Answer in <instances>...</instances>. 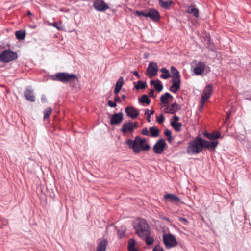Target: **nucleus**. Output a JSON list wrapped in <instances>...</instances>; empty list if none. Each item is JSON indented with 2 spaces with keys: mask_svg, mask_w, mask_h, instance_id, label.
<instances>
[{
  "mask_svg": "<svg viewBox=\"0 0 251 251\" xmlns=\"http://www.w3.org/2000/svg\"><path fill=\"white\" fill-rule=\"evenodd\" d=\"M203 150L202 139L198 135L192 141L189 143L187 152L190 155L198 154Z\"/></svg>",
  "mask_w": 251,
  "mask_h": 251,
  "instance_id": "1",
  "label": "nucleus"
},
{
  "mask_svg": "<svg viewBox=\"0 0 251 251\" xmlns=\"http://www.w3.org/2000/svg\"><path fill=\"white\" fill-rule=\"evenodd\" d=\"M136 233L140 238L145 235L151 234L150 227L146 220L140 218L138 220L137 223L134 226Z\"/></svg>",
  "mask_w": 251,
  "mask_h": 251,
  "instance_id": "2",
  "label": "nucleus"
},
{
  "mask_svg": "<svg viewBox=\"0 0 251 251\" xmlns=\"http://www.w3.org/2000/svg\"><path fill=\"white\" fill-rule=\"evenodd\" d=\"M18 57L17 53L10 50H5L0 54V61L3 63H9Z\"/></svg>",
  "mask_w": 251,
  "mask_h": 251,
  "instance_id": "3",
  "label": "nucleus"
},
{
  "mask_svg": "<svg viewBox=\"0 0 251 251\" xmlns=\"http://www.w3.org/2000/svg\"><path fill=\"white\" fill-rule=\"evenodd\" d=\"M163 241L166 249L174 248L178 244L175 236L171 233L164 234L163 236Z\"/></svg>",
  "mask_w": 251,
  "mask_h": 251,
  "instance_id": "4",
  "label": "nucleus"
},
{
  "mask_svg": "<svg viewBox=\"0 0 251 251\" xmlns=\"http://www.w3.org/2000/svg\"><path fill=\"white\" fill-rule=\"evenodd\" d=\"M166 143L164 139H159L152 148L153 151L156 154H161L164 151Z\"/></svg>",
  "mask_w": 251,
  "mask_h": 251,
  "instance_id": "5",
  "label": "nucleus"
},
{
  "mask_svg": "<svg viewBox=\"0 0 251 251\" xmlns=\"http://www.w3.org/2000/svg\"><path fill=\"white\" fill-rule=\"evenodd\" d=\"M171 74L170 77L172 78V82H175L174 85H178V83H181L180 75L178 71L172 66L171 67Z\"/></svg>",
  "mask_w": 251,
  "mask_h": 251,
  "instance_id": "6",
  "label": "nucleus"
},
{
  "mask_svg": "<svg viewBox=\"0 0 251 251\" xmlns=\"http://www.w3.org/2000/svg\"><path fill=\"white\" fill-rule=\"evenodd\" d=\"M93 7L98 11L103 12L109 8L108 5L103 0H96L93 2Z\"/></svg>",
  "mask_w": 251,
  "mask_h": 251,
  "instance_id": "7",
  "label": "nucleus"
},
{
  "mask_svg": "<svg viewBox=\"0 0 251 251\" xmlns=\"http://www.w3.org/2000/svg\"><path fill=\"white\" fill-rule=\"evenodd\" d=\"M124 119V114L122 112L115 113L111 115L110 124L111 125L120 124Z\"/></svg>",
  "mask_w": 251,
  "mask_h": 251,
  "instance_id": "8",
  "label": "nucleus"
},
{
  "mask_svg": "<svg viewBox=\"0 0 251 251\" xmlns=\"http://www.w3.org/2000/svg\"><path fill=\"white\" fill-rule=\"evenodd\" d=\"M158 70L156 63L150 62L147 70V74L150 78H152L157 75Z\"/></svg>",
  "mask_w": 251,
  "mask_h": 251,
  "instance_id": "9",
  "label": "nucleus"
},
{
  "mask_svg": "<svg viewBox=\"0 0 251 251\" xmlns=\"http://www.w3.org/2000/svg\"><path fill=\"white\" fill-rule=\"evenodd\" d=\"M153 22H158L161 18L159 12L154 8H150L147 11V17Z\"/></svg>",
  "mask_w": 251,
  "mask_h": 251,
  "instance_id": "10",
  "label": "nucleus"
},
{
  "mask_svg": "<svg viewBox=\"0 0 251 251\" xmlns=\"http://www.w3.org/2000/svg\"><path fill=\"white\" fill-rule=\"evenodd\" d=\"M68 73L58 72L51 76V78L54 81H58L63 83H66V79Z\"/></svg>",
  "mask_w": 251,
  "mask_h": 251,
  "instance_id": "11",
  "label": "nucleus"
},
{
  "mask_svg": "<svg viewBox=\"0 0 251 251\" xmlns=\"http://www.w3.org/2000/svg\"><path fill=\"white\" fill-rule=\"evenodd\" d=\"M127 116L132 119H135L139 113L137 109L133 106H127L125 109Z\"/></svg>",
  "mask_w": 251,
  "mask_h": 251,
  "instance_id": "12",
  "label": "nucleus"
},
{
  "mask_svg": "<svg viewBox=\"0 0 251 251\" xmlns=\"http://www.w3.org/2000/svg\"><path fill=\"white\" fill-rule=\"evenodd\" d=\"M180 106L176 102L172 103L170 106L166 107L164 109L165 113L174 114L180 109Z\"/></svg>",
  "mask_w": 251,
  "mask_h": 251,
  "instance_id": "13",
  "label": "nucleus"
},
{
  "mask_svg": "<svg viewBox=\"0 0 251 251\" xmlns=\"http://www.w3.org/2000/svg\"><path fill=\"white\" fill-rule=\"evenodd\" d=\"M218 144V141H213L209 142L202 139L203 148H205L210 151L215 150Z\"/></svg>",
  "mask_w": 251,
  "mask_h": 251,
  "instance_id": "14",
  "label": "nucleus"
},
{
  "mask_svg": "<svg viewBox=\"0 0 251 251\" xmlns=\"http://www.w3.org/2000/svg\"><path fill=\"white\" fill-rule=\"evenodd\" d=\"M135 147H137V148L139 150V151L135 152V154L139 153L142 151H146L150 149V146L149 144L146 143L145 145H143L142 143H141L140 141H139V140L136 139V137L135 138Z\"/></svg>",
  "mask_w": 251,
  "mask_h": 251,
  "instance_id": "15",
  "label": "nucleus"
},
{
  "mask_svg": "<svg viewBox=\"0 0 251 251\" xmlns=\"http://www.w3.org/2000/svg\"><path fill=\"white\" fill-rule=\"evenodd\" d=\"M134 131V129L132 127L131 122H125L122 126L121 128V131L123 134H126L127 132L132 133Z\"/></svg>",
  "mask_w": 251,
  "mask_h": 251,
  "instance_id": "16",
  "label": "nucleus"
},
{
  "mask_svg": "<svg viewBox=\"0 0 251 251\" xmlns=\"http://www.w3.org/2000/svg\"><path fill=\"white\" fill-rule=\"evenodd\" d=\"M205 64L204 62H199L196 66L194 68V73L196 75H201L204 70Z\"/></svg>",
  "mask_w": 251,
  "mask_h": 251,
  "instance_id": "17",
  "label": "nucleus"
},
{
  "mask_svg": "<svg viewBox=\"0 0 251 251\" xmlns=\"http://www.w3.org/2000/svg\"><path fill=\"white\" fill-rule=\"evenodd\" d=\"M24 96L27 100L31 102H34L35 101L33 91L30 88H28L25 91Z\"/></svg>",
  "mask_w": 251,
  "mask_h": 251,
  "instance_id": "18",
  "label": "nucleus"
},
{
  "mask_svg": "<svg viewBox=\"0 0 251 251\" xmlns=\"http://www.w3.org/2000/svg\"><path fill=\"white\" fill-rule=\"evenodd\" d=\"M78 82V78L77 76L74 74L67 73L66 83H73L76 84Z\"/></svg>",
  "mask_w": 251,
  "mask_h": 251,
  "instance_id": "19",
  "label": "nucleus"
},
{
  "mask_svg": "<svg viewBox=\"0 0 251 251\" xmlns=\"http://www.w3.org/2000/svg\"><path fill=\"white\" fill-rule=\"evenodd\" d=\"M164 199L165 200L168 199L170 202H174L175 203H176L180 201L178 197L173 194H167L165 195Z\"/></svg>",
  "mask_w": 251,
  "mask_h": 251,
  "instance_id": "20",
  "label": "nucleus"
},
{
  "mask_svg": "<svg viewBox=\"0 0 251 251\" xmlns=\"http://www.w3.org/2000/svg\"><path fill=\"white\" fill-rule=\"evenodd\" d=\"M204 136L209 140H215L220 137L221 133L219 132L216 133H208L204 132L203 134Z\"/></svg>",
  "mask_w": 251,
  "mask_h": 251,
  "instance_id": "21",
  "label": "nucleus"
},
{
  "mask_svg": "<svg viewBox=\"0 0 251 251\" xmlns=\"http://www.w3.org/2000/svg\"><path fill=\"white\" fill-rule=\"evenodd\" d=\"M108 242L106 239H103L98 245L97 251H105Z\"/></svg>",
  "mask_w": 251,
  "mask_h": 251,
  "instance_id": "22",
  "label": "nucleus"
},
{
  "mask_svg": "<svg viewBox=\"0 0 251 251\" xmlns=\"http://www.w3.org/2000/svg\"><path fill=\"white\" fill-rule=\"evenodd\" d=\"M173 1L171 0H168L166 1L163 0H158L159 5L165 9H169L172 5Z\"/></svg>",
  "mask_w": 251,
  "mask_h": 251,
  "instance_id": "23",
  "label": "nucleus"
},
{
  "mask_svg": "<svg viewBox=\"0 0 251 251\" xmlns=\"http://www.w3.org/2000/svg\"><path fill=\"white\" fill-rule=\"evenodd\" d=\"M187 12L189 14L194 16L196 18H198L199 16V11L198 9L195 8L193 5L188 7L187 9Z\"/></svg>",
  "mask_w": 251,
  "mask_h": 251,
  "instance_id": "24",
  "label": "nucleus"
},
{
  "mask_svg": "<svg viewBox=\"0 0 251 251\" xmlns=\"http://www.w3.org/2000/svg\"><path fill=\"white\" fill-rule=\"evenodd\" d=\"M173 96L168 92H166L160 97V101L163 104H168V99H173Z\"/></svg>",
  "mask_w": 251,
  "mask_h": 251,
  "instance_id": "25",
  "label": "nucleus"
},
{
  "mask_svg": "<svg viewBox=\"0 0 251 251\" xmlns=\"http://www.w3.org/2000/svg\"><path fill=\"white\" fill-rule=\"evenodd\" d=\"M126 142V144L128 146L129 148L133 150L134 153L135 152L139 151V150L138 148H137V147H135V140L133 141L131 139H127Z\"/></svg>",
  "mask_w": 251,
  "mask_h": 251,
  "instance_id": "26",
  "label": "nucleus"
},
{
  "mask_svg": "<svg viewBox=\"0 0 251 251\" xmlns=\"http://www.w3.org/2000/svg\"><path fill=\"white\" fill-rule=\"evenodd\" d=\"M159 132L160 130L154 126L151 127L149 128L150 136L152 137H156L159 136Z\"/></svg>",
  "mask_w": 251,
  "mask_h": 251,
  "instance_id": "27",
  "label": "nucleus"
},
{
  "mask_svg": "<svg viewBox=\"0 0 251 251\" xmlns=\"http://www.w3.org/2000/svg\"><path fill=\"white\" fill-rule=\"evenodd\" d=\"M139 103L146 104L148 105L150 104L151 100L147 95H143L141 98H138Z\"/></svg>",
  "mask_w": 251,
  "mask_h": 251,
  "instance_id": "28",
  "label": "nucleus"
},
{
  "mask_svg": "<svg viewBox=\"0 0 251 251\" xmlns=\"http://www.w3.org/2000/svg\"><path fill=\"white\" fill-rule=\"evenodd\" d=\"M135 241L134 239H130L128 241V251H138V250L135 248Z\"/></svg>",
  "mask_w": 251,
  "mask_h": 251,
  "instance_id": "29",
  "label": "nucleus"
},
{
  "mask_svg": "<svg viewBox=\"0 0 251 251\" xmlns=\"http://www.w3.org/2000/svg\"><path fill=\"white\" fill-rule=\"evenodd\" d=\"M160 72H162L163 74H162L160 77L164 79H167L170 77V74L169 72V70H167L166 68L163 67L160 69Z\"/></svg>",
  "mask_w": 251,
  "mask_h": 251,
  "instance_id": "30",
  "label": "nucleus"
},
{
  "mask_svg": "<svg viewBox=\"0 0 251 251\" xmlns=\"http://www.w3.org/2000/svg\"><path fill=\"white\" fill-rule=\"evenodd\" d=\"M15 35L17 39L19 40H24L26 35V32L25 31L22 30L16 31L15 32Z\"/></svg>",
  "mask_w": 251,
  "mask_h": 251,
  "instance_id": "31",
  "label": "nucleus"
},
{
  "mask_svg": "<svg viewBox=\"0 0 251 251\" xmlns=\"http://www.w3.org/2000/svg\"><path fill=\"white\" fill-rule=\"evenodd\" d=\"M171 125L176 132L180 131L182 126L181 123L176 122V121H172L171 122Z\"/></svg>",
  "mask_w": 251,
  "mask_h": 251,
  "instance_id": "32",
  "label": "nucleus"
},
{
  "mask_svg": "<svg viewBox=\"0 0 251 251\" xmlns=\"http://www.w3.org/2000/svg\"><path fill=\"white\" fill-rule=\"evenodd\" d=\"M151 234H148L147 235H145V236L141 238V239L145 240L146 241V243L148 245H151L154 242V239L153 237L150 236Z\"/></svg>",
  "mask_w": 251,
  "mask_h": 251,
  "instance_id": "33",
  "label": "nucleus"
},
{
  "mask_svg": "<svg viewBox=\"0 0 251 251\" xmlns=\"http://www.w3.org/2000/svg\"><path fill=\"white\" fill-rule=\"evenodd\" d=\"M147 86V84L146 82L142 81L141 80H139L137 82V83L135 85L134 88L136 90H139V89H143L146 88Z\"/></svg>",
  "mask_w": 251,
  "mask_h": 251,
  "instance_id": "34",
  "label": "nucleus"
},
{
  "mask_svg": "<svg viewBox=\"0 0 251 251\" xmlns=\"http://www.w3.org/2000/svg\"><path fill=\"white\" fill-rule=\"evenodd\" d=\"M124 83V79L122 76H121L116 82L115 88L121 90Z\"/></svg>",
  "mask_w": 251,
  "mask_h": 251,
  "instance_id": "35",
  "label": "nucleus"
},
{
  "mask_svg": "<svg viewBox=\"0 0 251 251\" xmlns=\"http://www.w3.org/2000/svg\"><path fill=\"white\" fill-rule=\"evenodd\" d=\"M154 87L157 91L160 92L162 90L163 86L160 80L157 79V83L154 85Z\"/></svg>",
  "mask_w": 251,
  "mask_h": 251,
  "instance_id": "36",
  "label": "nucleus"
},
{
  "mask_svg": "<svg viewBox=\"0 0 251 251\" xmlns=\"http://www.w3.org/2000/svg\"><path fill=\"white\" fill-rule=\"evenodd\" d=\"M126 231V227L125 226H122L120 227V228L118 230V235L119 238H122L125 232Z\"/></svg>",
  "mask_w": 251,
  "mask_h": 251,
  "instance_id": "37",
  "label": "nucleus"
},
{
  "mask_svg": "<svg viewBox=\"0 0 251 251\" xmlns=\"http://www.w3.org/2000/svg\"><path fill=\"white\" fill-rule=\"evenodd\" d=\"M52 112V108L51 107H48L44 111V119H46L51 115Z\"/></svg>",
  "mask_w": 251,
  "mask_h": 251,
  "instance_id": "38",
  "label": "nucleus"
},
{
  "mask_svg": "<svg viewBox=\"0 0 251 251\" xmlns=\"http://www.w3.org/2000/svg\"><path fill=\"white\" fill-rule=\"evenodd\" d=\"M49 25L56 28L59 30H63L64 29V27L61 23L58 24L56 22H54L52 23H50Z\"/></svg>",
  "mask_w": 251,
  "mask_h": 251,
  "instance_id": "39",
  "label": "nucleus"
},
{
  "mask_svg": "<svg viewBox=\"0 0 251 251\" xmlns=\"http://www.w3.org/2000/svg\"><path fill=\"white\" fill-rule=\"evenodd\" d=\"M173 84L171 86L170 88V91L176 93L178 89H180V83H178V85H174V83H175V82H172Z\"/></svg>",
  "mask_w": 251,
  "mask_h": 251,
  "instance_id": "40",
  "label": "nucleus"
},
{
  "mask_svg": "<svg viewBox=\"0 0 251 251\" xmlns=\"http://www.w3.org/2000/svg\"><path fill=\"white\" fill-rule=\"evenodd\" d=\"M212 85L209 84L208 85H206V86L205 87V88L203 90V92L210 94V95H211L212 94Z\"/></svg>",
  "mask_w": 251,
  "mask_h": 251,
  "instance_id": "41",
  "label": "nucleus"
},
{
  "mask_svg": "<svg viewBox=\"0 0 251 251\" xmlns=\"http://www.w3.org/2000/svg\"><path fill=\"white\" fill-rule=\"evenodd\" d=\"M135 15L139 16H144L145 17H147V11H138L136 10L135 11Z\"/></svg>",
  "mask_w": 251,
  "mask_h": 251,
  "instance_id": "42",
  "label": "nucleus"
},
{
  "mask_svg": "<svg viewBox=\"0 0 251 251\" xmlns=\"http://www.w3.org/2000/svg\"><path fill=\"white\" fill-rule=\"evenodd\" d=\"M165 120V118L162 114H161L159 116L156 117V121L159 124H162Z\"/></svg>",
  "mask_w": 251,
  "mask_h": 251,
  "instance_id": "43",
  "label": "nucleus"
},
{
  "mask_svg": "<svg viewBox=\"0 0 251 251\" xmlns=\"http://www.w3.org/2000/svg\"><path fill=\"white\" fill-rule=\"evenodd\" d=\"M178 219L179 221L181 222L183 224L185 225H187L188 223V220L185 218L178 217Z\"/></svg>",
  "mask_w": 251,
  "mask_h": 251,
  "instance_id": "44",
  "label": "nucleus"
},
{
  "mask_svg": "<svg viewBox=\"0 0 251 251\" xmlns=\"http://www.w3.org/2000/svg\"><path fill=\"white\" fill-rule=\"evenodd\" d=\"M211 95L210 94H207L204 92L203 91L201 98L203 100H207L209 98H210Z\"/></svg>",
  "mask_w": 251,
  "mask_h": 251,
  "instance_id": "45",
  "label": "nucleus"
},
{
  "mask_svg": "<svg viewBox=\"0 0 251 251\" xmlns=\"http://www.w3.org/2000/svg\"><path fill=\"white\" fill-rule=\"evenodd\" d=\"M141 133L145 136H150L149 130L146 127L142 130Z\"/></svg>",
  "mask_w": 251,
  "mask_h": 251,
  "instance_id": "46",
  "label": "nucleus"
},
{
  "mask_svg": "<svg viewBox=\"0 0 251 251\" xmlns=\"http://www.w3.org/2000/svg\"><path fill=\"white\" fill-rule=\"evenodd\" d=\"M149 111H150V110L148 109H147L145 110V114L147 116V120L148 122H151V115H150Z\"/></svg>",
  "mask_w": 251,
  "mask_h": 251,
  "instance_id": "47",
  "label": "nucleus"
},
{
  "mask_svg": "<svg viewBox=\"0 0 251 251\" xmlns=\"http://www.w3.org/2000/svg\"><path fill=\"white\" fill-rule=\"evenodd\" d=\"M152 251H164L163 248L159 245H156L153 249Z\"/></svg>",
  "mask_w": 251,
  "mask_h": 251,
  "instance_id": "48",
  "label": "nucleus"
},
{
  "mask_svg": "<svg viewBox=\"0 0 251 251\" xmlns=\"http://www.w3.org/2000/svg\"><path fill=\"white\" fill-rule=\"evenodd\" d=\"M108 105L112 108L115 107L117 106L116 103L115 102H113L111 100H109L108 101Z\"/></svg>",
  "mask_w": 251,
  "mask_h": 251,
  "instance_id": "49",
  "label": "nucleus"
},
{
  "mask_svg": "<svg viewBox=\"0 0 251 251\" xmlns=\"http://www.w3.org/2000/svg\"><path fill=\"white\" fill-rule=\"evenodd\" d=\"M136 140H139V141H140V142L141 143H142L143 145H144V143L146 142V140L145 138H141L140 136H137L136 137Z\"/></svg>",
  "mask_w": 251,
  "mask_h": 251,
  "instance_id": "50",
  "label": "nucleus"
},
{
  "mask_svg": "<svg viewBox=\"0 0 251 251\" xmlns=\"http://www.w3.org/2000/svg\"><path fill=\"white\" fill-rule=\"evenodd\" d=\"M131 125L134 130L137 128L138 127V123L137 122H131Z\"/></svg>",
  "mask_w": 251,
  "mask_h": 251,
  "instance_id": "51",
  "label": "nucleus"
},
{
  "mask_svg": "<svg viewBox=\"0 0 251 251\" xmlns=\"http://www.w3.org/2000/svg\"><path fill=\"white\" fill-rule=\"evenodd\" d=\"M171 134H172L171 131L170 130H169V129H166L164 131V134L167 137L171 136Z\"/></svg>",
  "mask_w": 251,
  "mask_h": 251,
  "instance_id": "52",
  "label": "nucleus"
},
{
  "mask_svg": "<svg viewBox=\"0 0 251 251\" xmlns=\"http://www.w3.org/2000/svg\"><path fill=\"white\" fill-rule=\"evenodd\" d=\"M154 90L153 89H151L149 93V96L151 97H154Z\"/></svg>",
  "mask_w": 251,
  "mask_h": 251,
  "instance_id": "53",
  "label": "nucleus"
},
{
  "mask_svg": "<svg viewBox=\"0 0 251 251\" xmlns=\"http://www.w3.org/2000/svg\"><path fill=\"white\" fill-rule=\"evenodd\" d=\"M114 102H115V103H116L117 102H121V100L120 97L118 96L115 97H114Z\"/></svg>",
  "mask_w": 251,
  "mask_h": 251,
  "instance_id": "54",
  "label": "nucleus"
},
{
  "mask_svg": "<svg viewBox=\"0 0 251 251\" xmlns=\"http://www.w3.org/2000/svg\"><path fill=\"white\" fill-rule=\"evenodd\" d=\"M133 74L137 77L138 78H140V75H139L138 72L137 71H134L133 72Z\"/></svg>",
  "mask_w": 251,
  "mask_h": 251,
  "instance_id": "55",
  "label": "nucleus"
},
{
  "mask_svg": "<svg viewBox=\"0 0 251 251\" xmlns=\"http://www.w3.org/2000/svg\"><path fill=\"white\" fill-rule=\"evenodd\" d=\"M179 118L178 116H176V115H174L173 116V121H176V122H177V121L179 120Z\"/></svg>",
  "mask_w": 251,
  "mask_h": 251,
  "instance_id": "56",
  "label": "nucleus"
},
{
  "mask_svg": "<svg viewBox=\"0 0 251 251\" xmlns=\"http://www.w3.org/2000/svg\"><path fill=\"white\" fill-rule=\"evenodd\" d=\"M157 83V80H151V81H150V84L151 85H153L154 86V85H155V84Z\"/></svg>",
  "mask_w": 251,
  "mask_h": 251,
  "instance_id": "57",
  "label": "nucleus"
},
{
  "mask_svg": "<svg viewBox=\"0 0 251 251\" xmlns=\"http://www.w3.org/2000/svg\"><path fill=\"white\" fill-rule=\"evenodd\" d=\"M205 100H203V99H202V98H201L200 102H201V105H202V106H203Z\"/></svg>",
  "mask_w": 251,
  "mask_h": 251,
  "instance_id": "58",
  "label": "nucleus"
},
{
  "mask_svg": "<svg viewBox=\"0 0 251 251\" xmlns=\"http://www.w3.org/2000/svg\"><path fill=\"white\" fill-rule=\"evenodd\" d=\"M41 101L43 102V103H45L46 102V99L45 98V96L44 95L42 96V98H41Z\"/></svg>",
  "mask_w": 251,
  "mask_h": 251,
  "instance_id": "59",
  "label": "nucleus"
},
{
  "mask_svg": "<svg viewBox=\"0 0 251 251\" xmlns=\"http://www.w3.org/2000/svg\"><path fill=\"white\" fill-rule=\"evenodd\" d=\"M120 91V90L119 89L115 88L114 90V93L115 95H117Z\"/></svg>",
  "mask_w": 251,
  "mask_h": 251,
  "instance_id": "60",
  "label": "nucleus"
},
{
  "mask_svg": "<svg viewBox=\"0 0 251 251\" xmlns=\"http://www.w3.org/2000/svg\"><path fill=\"white\" fill-rule=\"evenodd\" d=\"M230 112L229 111L227 113H226V120H227L229 117H230Z\"/></svg>",
  "mask_w": 251,
  "mask_h": 251,
  "instance_id": "61",
  "label": "nucleus"
},
{
  "mask_svg": "<svg viewBox=\"0 0 251 251\" xmlns=\"http://www.w3.org/2000/svg\"><path fill=\"white\" fill-rule=\"evenodd\" d=\"M172 137L171 136L170 137H168L167 140L169 142L171 143L172 142Z\"/></svg>",
  "mask_w": 251,
  "mask_h": 251,
  "instance_id": "62",
  "label": "nucleus"
},
{
  "mask_svg": "<svg viewBox=\"0 0 251 251\" xmlns=\"http://www.w3.org/2000/svg\"><path fill=\"white\" fill-rule=\"evenodd\" d=\"M154 111L153 110H151L150 111V112L149 113H150V115L151 116L152 115H153L154 114Z\"/></svg>",
  "mask_w": 251,
  "mask_h": 251,
  "instance_id": "63",
  "label": "nucleus"
},
{
  "mask_svg": "<svg viewBox=\"0 0 251 251\" xmlns=\"http://www.w3.org/2000/svg\"><path fill=\"white\" fill-rule=\"evenodd\" d=\"M121 98L122 100H124L126 98V96L125 95H122L121 96Z\"/></svg>",
  "mask_w": 251,
  "mask_h": 251,
  "instance_id": "64",
  "label": "nucleus"
}]
</instances>
